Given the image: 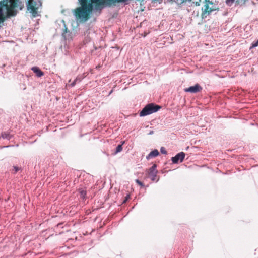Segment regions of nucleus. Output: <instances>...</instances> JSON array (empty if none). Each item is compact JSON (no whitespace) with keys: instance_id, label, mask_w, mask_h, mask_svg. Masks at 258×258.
I'll use <instances>...</instances> for the list:
<instances>
[{"instance_id":"9d476101","label":"nucleus","mask_w":258,"mask_h":258,"mask_svg":"<svg viewBox=\"0 0 258 258\" xmlns=\"http://www.w3.org/2000/svg\"><path fill=\"white\" fill-rule=\"evenodd\" d=\"M64 29L63 30V32L62 33V36L65 39H69V36L67 35V33L72 34L69 30H68V28L66 27V25H64Z\"/></svg>"},{"instance_id":"6ab92c4d","label":"nucleus","mask_w":258,"mask_h":258,"mask_svg":"<svg viewBox=\"0 0 258 258\" xmlns=\"http://www.w3.org/2000/svg\"><path fill=\"white\" fill-rule=\"evenodd\" d=\"M14 168L15 169V172H17L18 171H19L20 170V168L18 167H17V166H14Z\"/></svg>"},{"instance_id":"39448f33","label":"nucleus","mask_w":258,"mask_h":258,"mask_svg":"<svg viewBox=\"0 0 258 258\" xmlns=\"http://www.w3.org/2000/svg\"><path fill=\"white\" fill-rule=\"evenodd\" d=\"M202 90V87L198 84H196L195 86H190L184 89L186 92H190L192 93H196L201 91Z\"/></svg>"},{"instance_id":"7ed1b4c3","label":"nucleus","mask_w":258,"mask_h":258,"mask_svg":"<svg viewBox=\"0 0 258 258\" xmlns=\"http://www.w3.org/2000/svg\"><path fill=\"white\" fill-rule=\"evenodd\" d=\"M161 106L153 103L147 104L140 112V116H145L158 111Z\"/></svg>"},{"instance_id":"f257e3e1","label":"nucleus","mask_w":258,"mask_h":258,"mask_svg":"<svg viewBox=\"0 0 258 258\" xmlns=\"http://www.w3.org/2000/svg\"><path fill=\"white\" fill-rule=\"evenodd\" d=\"M17 7H19L20 10L24 7V5L20 0L0 1V27L7 18L16 15Z\"/></svg>"},{"instance_id":"4468645a","label":"nucleus","mask_w":258,"mask_h":258,"mask_svg":"<svg viewBox=\"0 0 258 258\" xmlns=\"http://www.w3.org/2000/svg\"><path fill=\"white\" fill-rule=\"evenodd\" d=\"M258 46V40L255 42L252 43L251 46L250 47V49H252V48Z\"/></svg>"},{"instance_id":"f03ea898","label":"nucleus","mask_w":258,"mask_h":258,"mask_svg":"<svg viewBox=\"0 0 258 258\" xmlns=\"http://www.w3.org/2000/svg\"><path fill=\"white\" fill-rule=\"evenodd\" d=\"M42 6V0H28L26 3L27 10L33 17H37L38 9Z\"/></svg>"},{"instance_id":"a211bd4d","label":"nucleus","mask_w":258,"mask_h":258,"mask_svg":"<svg viewBox=\"0 0 258 258\" xmlns=\"http://www.w3.org/2000/svg\"><path fill=\"white\" fill-rule=\"evenodd\" d=\"M129 198H130V195H127L125 197V199H124V201H123V203H125V202L127 201V200H128V199Z\"/></svg>"},{"instance_id":"4be33fe9","label":"nucleus","mask_w":258,"mask_h":258,"mask_svg":"<svg viewBox=\"0 0 258 258\" xmlns=\"http://www.w3.org/2000/svg\"><path fill=\"white\" fill-rule=\"evenodd\" d=\"M67 35L69 36V39H71L72 38L71 37V34L67 33Z\"/></svg>"},{"instance_id":"412c9836","label":"nucleus","mask_w":258,"mask_h":258,"mask_svg":"<svg viewBox=\"0 0 258 258\" xmlns=\"http://www.w3.org/2000/svg\"><path fill=\"white\" fill-rule=\"evenodd\" d=\"M182 3L186 2L187 1H191V0H181Z\"/></svg>"},{"instance_id":"423d86ee","label":"nucleus","mask_w":258,"mask_h":258,"mask_svg":"<svg viewBox=\"0 0 258 258\" xmlns=\"http://www.w3.org/2000/svg\"><path fill=\"white\" fill-rule=\"evenodd\" d=\"M185 153L183 152L178 153L174 157H172L171 160L173 163H177L179 161L182 162L185 157Z\"/></svg>"},{"instance_id":"9b49d317","label":"nucleus","mask_w":258,"mask_h":258,"mask_svg":"<svg viewBox=\"0 0 258 258\" xmlns=\"http://www.w3.org/2000/svg\"><path fill=\"white\" fill-rule=\"evenodd\" d=\"M1 137L3 139H10V137H11L9 133L6 132H3L1 133Z\"/></svg>"},{"instance_id":"aec40b11","label":"nucleus","mask_w":258,"mask_h":258,"mask_svg":"<svg viewBox=\"0 0 258 258\" xmlns=\"http://www.w3.org/2000/svg\"><path fill=\"white\" fill-rule=\"evenodd\" d=\"M235 0H226V3L229 4V3H233Z\"/></svg>"},{"instance_id":"1a4fd4ad","label":"nucleus","mask_w":258,"mask_h":258,"mask_svg":"<svg viewBox=\"0 0 258 258\" xmlns=\"http://www.w3.org/2000/svg\"><path fill=\"white\" fill-rule=\"evenodd\" d=\"M203 10V14H209L210 12H211L213 10L209 7V5L208 4H206L204 6V8L202 9Z\"/></svg>"},{"instance_id":"ddd939ff","label":"nucleus","mask_w":258,"mask_h":258,"mask_svg":"<svg viewBox=\"0 0 258 258\" xmlns=\"http://www.w3.org/2000/svg\"><path fill=\"white\" fill-rule=\"evenodd\" d=\"M123 143H122V144H120V145H118L117 147H116V151H115V153H117L118 152H120V151H122V144Z\"/></svg>"},{"instance_id":"2eb2a0df","label":"nucleus","mask_w":258,"mask_h":258,"mask_svg":"<svg viewBox=\"0 0 258 258\" xmlns=\"http://www.w3.org/2000/svg\"><path fill=\"white\" fill-rule=\"evenodd\" d=\"M160 151L161 153L163 154H166L167 153L164 147H161Z\"/></svg>"},{"instance_id":"20e7f679","label":"nucleus","mask_w":258,"mask_h":258,"mask_svg":"<svg viewBox=\"0 0 258 258\" xmlns=\"http://www.w3.org/2000/svg\"><path fill=\"white\" fill-rule=\"evenodd\" d=\"M156 164H154L147 171L148 177L150 178L152 181H155L157 179V174L158 171L156 169Z\"/></svg>"},{"instance_id":"f8f14e48","label":"nucleus","mask_w":258,"mask_h":258,"mask_svg":"<svg viewBox=\"0 0 258 258\" xmlns=\"http://www.w3.org/2000/svg\"><path fill=\"white\" fill-rule=\"evenodd\" d=\"M79 193L80 195V197L84 199L85 198L86 195V190L81 189L79 190Z\"/></svg>"},{"instance_id":"0eeeda50","label":"nucleus","mask_w":258,"mask_h":258,"mask_svg":"<svg viewBox=\"0 0 258 258\" xmlns=\"http://www.w3.org/2000/svg\"><path fill=\"white\" fill-rule=\"evenodd\" d=\"M31 70L38 77H40L44 75V73L37 67H34L32 68Z\"/></svg>"},{"instance_id":"f3484780","label":"nucleus","mask_w":258,"mask_h":258,"mask_svg":"<svg viewBox=\"0 0 258 258\" xmlns=\"http://www.w3.org/2000/svg\"><path fill=\"white\" fill-rule=\"evenodd\" d=\"M78 79L77 78L71 84V86L72 87H73L75 86V85L76 84V82L78 81Z\"/></svg>"},{"instance_id":"dca6fc26","label":"nucleus","mask_w":258,"mask_h":258,"mask_svg":"<svg viewBox=\"0 0 258 258\" xmlns=\"http://www.w3.org/2000/svg\"><path fill=\"white\" fill-rule=\"evenodd\" d=\"M135 181H136V182L138 185H139L140 186H142V187L144 186V184H143V183L141 181H140L139 180H138V179H136V180H135Z\"/></svg>"},{"instance_id":"6e6552de","label":"nucleus","mask_w":258,"mask_h":258,"mask_svg":"<svg viewBox=\"0 0 258 258\" xmlns=\"http://www.w3.org/2000/svg\"><path fill=\"white\" fill-rule=\"evenodd\" d=\"M159 153L157 149H155L154 150L151 151L148 155L147 156L146 158L147 159H150L151 158L157 157L159 155Z\"/></svg>"}]
</instances>
